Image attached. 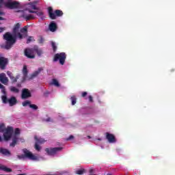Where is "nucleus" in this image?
Returning a JSON list of instances; mask_svg holds the SVG:
<instances>
[{"instance_id":"nucleus-31","label":"nucleus","mask_w":175,"mask_h":175,"mask_svg":"<svg viewBox=\"0 0 175 175\" xmlns=\"http://www.w3.org/2000/svg\"><path fill=\"white\" fill-rule=\"evenodd\" d=\"M21 33H27L28 32V27L27 26H25L23 28L21 29Z\"/></svg>"},{"instance_id":"nucleus-51","label":"nucleus","mask_w":175,"mask_h":175,"mask_svg":"<svg viewBox=\"0 0 175 175\" xmlns=\"http://www.w3.org/2000/svg\"><path fill=\"white\" fill-rule=\"evenodd\" d=\"M88 139H91V136L88 135Z\"/></svg>"},{"instance_id":"nucleus-12","label":"nucleus","mask_w":175,"mask_h":175,"mask_svg":"<svg viewBox=\"0 0 175 175\" xmlns=\"http://www.w3.org/2000/svg\"><path fill=\"white\" fill-rule=\"evenodd\" d=\"M42 70H43V68H39L38 69V70L34 71L31 75L30 77H29V78L27 79V80H33V79H35V77H37L39 75V73H40V72H42Z\"/></svg>"},{"instance_id":"nucleus-50","label":"nucleus","mask_w":175,"mask_h":175,"mask_svg":"<svg viewBox=\"0 0 175 175\" xmlns=\"http://www.w3.org/2000/svg\"><path fill=\"white\" fill-rule=\"evenodd\" d=\"M17 175H27L25 174H17Z\"/></svg>"},{"instance_id":"nucleus-2","label":"nucleus","mask_w":175,"mask_h":175,"mask_svg":"<svg viewBox=\"0 0 175 175\" xmlns=\"http://www.w3.org/2000/svg\"><path fill=\"white\" fill-rule=\"evenodd\" d=\"M40 57L43 54V51L39 48L37 45H35L33 48H27L24 51V54L27 58L30 59H33L35 58V53Z\"/></svg>"},{"instance_id":"nucleus-44","label":"nucleus","mask_w":175,"mask_h":175,"mask_svg":"<svg viewBox=\"0 0 175 175\" xmlns=\"http://www.w3.org/2000/svg\"><path fill=\"white\" fill-rule=\"evenodd\" d=\"M50 121H51V118H48L46 120V122H50Z\"/></svg>"},{"instance_id":"nucleus-37","label":"nucleus","mask_w":175,"mask_h":175,"mask_svg":"<svg viewBox=\"0 0 175 175\" xmlns=\"http://www.w3.org/2000/svg\"><path fill=\"white\" fill-rule=\"evenodd\" d=\"M87 95H88V93L87 92H83L81 94L82 98H85Z\"/></svg>"},{"instance_id":"nucleus-17","label":"nucleus","mask_w":175,"mask_h":175,"mask_svg":"<svg viewBox=\"0 0 175 175\" xmlns=\"http://www.w3.org/2000/svg\"><path fill=\"white\" fill-rule=\"evenodd\" d=\"M0 170H3V172H6V173H12L13 170L12 168H9L5 165H2L0 164Z\"/></svg>"},{"instance_id":"nucleus-24","label":"nucleus","mask_w":175,"mask_h":175,"mask_svg":"<svg viewBox=\"0 0 175 175\" xmlns=\"http://www.w3.org/2000/svg\"><path fill=\"white\" fill-rule=\"evenodd\" d=\"M0 152H1V154H3V155H10V151H9V150H8V149L1 148Z\"/></svg>"},{"instance_id":"nucleus-34","label":"nucleus","mask_w":175,"mask_h":175,"mask_svg":"<svg viewBox=\"0 0 175 175\" xmlns=\"http://www.w3.org/2000/svg\"><path fill=\"white\" fill-rule=\"evenodd\" d=\"M51 46L53 47V50L54 52L57 51V46L55 45V42H51Z\"/></svg>"},{"instance_id":"nucleus-9","label":"nucleus","mask_w":175,"mask_h":175,"mask_svg":"<svg viewBox=\"0 0 175 175\" xmlns=\"http://www.w3.org/2000/svg\"><path fill=\"white\" fill-rule=\"evenodd\" d=\"M14 135H15L12 138V142L10 144V147H16V144H17V142H18V137H17V135H20V129H15Z\"/></svg>"},{"instance_id":"nucleus-36","label":"nucleus","mask_w":175,"mask_h":175,"mask_svg":"<svg viewBox=\"0 0 175 175\" xmlns=\"http://www.w3.org/2000/svg\"><path fill=\"white\" fill-rule=\"evenodd\" d=\"M6 3L3 0H0V9L5 5Z\"/></svg>"},{"instance_id":"nucleus-7","label":"nucleus","mask_w":175,"mask_h":175,"mask_svg":"<svg viewBox=\"0 0 175 175\" xmlns=\"http://www.w3.org/2000/svg\"><path fill=\"white\" fill-rule=\"evenodd\" d=\"M13 132H14L13 127H8L5 129V132L3 133V137L5 142H8V140H10V139H12Z\"/></svg>"},{"instance_id":"nucleus-6","label":"nucleus","mask_w":175,"mask_h":175,"mask_svg":"<svg viewBox=\"0 0 175 175\" xmlns=\"http://www.w3.org/2000/svg\"><path fill=\"white\" fill-rule=\"evenodd\" d=\"M59 151H62V147L45 148V152L48 155H50L51 157H54V155H55L57 152H59Z\"/></svg>"},{"instance_id":"nucleus-21","label":"nucleus","mask_w":175,"mask_h":175,"mask_svg":"<svg viewBox=\"0 0 175 175\" xmlns=\"http://www.w3.org/2000/svg\"><path fill=\"white\" fill-rule=\"evenodd\" d=\"M34 139L37 144H43V143H46V140H44L43 138H38L37 136H35Z\"/></svg>"},{"instance_id":"nucleus-4","label":"nucleus","mask_w":175,"mask_h":175,"mask_svg":"<svg viewBox=\"0 0 175 175\" xmlns=\"http://www.w3.org/2000/svg\"><path fill=\"white\" fill-rule=\"evenodd\" d=\"M23 152L24 154L17 155V158L19 159H25V158H27L28 159H31V161H36L38 159V157L33 155V154L27 148L23 149Z\"/></svg>"},{"instance_id":"nucleus-18","label":"nucleus","mask_w":175,"mask_h":175,"mask_svg":"<svg viewBox=\"0 0 175 175\" xmlns=\"http://www.w3.org/2000/svg\"><path fill=\"white\" fill-rule=\"evenodd\" d=\"M29 9L28 10V12H29V10H31V9L32 10H38L39 8H36V2H33V3H29Z\"/></svg>"},{"instance_id":"nucleus-16","label":"nucleus","mask_w":175,"mask_h":175,"mask_svg":"<svg viewBox=\"0 0 175 175\" xmlns=\"http://www.w3.org/2000/svg\"><path fill=\"white\" fill-rule=\"evenodd\" d=\"M7 75L9 76L10 79L12 81V83H17L18 77L16 78L13 77V74L10 71H7Z\"/></svg>"},{"instance_id":"nucleus-45","label":"nucleus","mask_w":175,"mask_h":175,"mask_svg":"<svg viewBox=\"0 0 175 175\" xmlns=\"http://www.w3.org/2000/svg\"><path fill=\"white\" fill-rule=\"evenodd\" d=\"M5 15V12L0 11V16H3Z\"/></svg>"},{"instance_id":"nucleus-5","label":"nucleus","mask_w":175,"mask_h":175,"mask_svg":"<svg viewBox=\"0 0 175 175\" xmlns=\"http://www.w3.org/2000/svg\"><path fill=\"white\" fill-rule=\"evenodd\" d=\"M66 59V53L62 52L59 53H56L53 57V62H57L59 61L60 65H64L65 64V60Z\"/></svg>"},{"instance_id":"nucleus-41","label":"nucleus","mask_w":175,"mask_h":175,"mask_svg":"<svg viewBox=\"0 0 175 175\" xmlns=\"http://www.w3.org/2000/svg\"><path fill=\"white\" fill-rule=\"evenodd\" d=\"M89 101L90 102H91V103H92V102H94V98H92V96H89Z\"/></svg>"},{"instance_id":"nucleus-20","label":"nucleus","mask_w":175,"mask_h":175,"mask_svg":"<svg viewBox=\"0 0 175 175\" xmlns=\"http://www.w3.org/2000/svg\"><path fill=\"white\" fill-rule=\"evenodd\" d=\"M8 103L11 106H14V105L17 103V99L16 98V97L12 96L10 99H8Z\"/></svg>"},{"instance_id":"nucleus-28","label":"nucleus","mask_w":175,"mask_h":175,"mask_svg":"<svg viewBox=\"0 0 175 175\" xmlns=\"http://www.w3.org/2000/svg\"><path fill=\"white\" fill-rule=\"evenodd\" d=\"M70 99H71L72 106H75V105H76L77 98H76V97L75 96H71Z\"/></svg>"},{"instance_id":"nucleus-48","label":"nucleus","mask_w":175,"mask_h":175,"mask_svg":"<svg viewBox=\"0 0 175 175\" xmlns=\"http://www.w3.org/2000/svg\"><path fill=\"white\" fill-rule=\"evenodd\" d=\"M16 85L18 88H21V83H18Z\"/></svg>"},{"instance_id":"nucleus-43","label":"nucleus","mask_w":175,"mask_h":175,"mask_svg":"<svg viewBox=\"0 0 175 175\" xmlns=\"http://www.w3.org/2000/svg\"><path fill=\"white\" fill-rule=\"evenodd\" d=\"M18 140H21V142H22V143H24L25 142L23 138H18Z\"/></svg>"},{"instance_id":"nucleus-40","label":"nucleus","mask_w":175,"mask_h":175,"mask_svg":"<svg viewBox=\"0 0 175 175\" xmlns=\"http://www.w3.org/2000/svg\"><path fill=\"white\" fill-rule=\"evenodd\" d=\"M1 92L3 94V95L6 96V89H5V88L1 89Z\"/></svg>"},{"instance_id":"nucleus-22","label":"nucleus","mask_w":175,"mask_h":175,"mask_svg":"<svg viewBox=\"0 0 175 175\" xmlns=\"http://www.w3.org/2000/svg\"><path fill=\"white\" fill-rule=\"evenodd\" d=\"M29 13H34L35 14H37L38 17H43V12L42 11H34L32 10H29Z\"/></svg>"},{"instance_id":"nucleus-38","label":"nucleus","mask_w":175,"mask_h":175,"mask_svg":"<svg viewBox=\"0 0 175 175\" xmlns=\"http://www.w3.org/2000/svg\"><path fill=\"white\" fill-rule=\"evenodd\" d=\"M72 139H75V136L70 135L68 138H66L67 142L69 140H72Z\"/></svg>"},{"instance_id":"nucleus-32","label":"nucleus","mask_w":175,"mask_h":175,"mask_svg":"<svg viewBox=\"0 0 175 175\" xmlns=\"http://www.w3.org/2000/svg\"><path fill=\"white\" fill-rule=\"evenodd\" d=\"M35 42V39H33V38L32 36L28 37V38L27 40V44H29V42Z\"/></svg>"},{"instance_id":"nucleus-33","label":"nucleus","mask_w":175,"mask_h":175,"mask_svg":"<svg viewBox=\"0 0 175 175\" xmlns=\"http://www.w3.org/2000/svg\"><path fill=\"white\" fill-rule=\"evenodd\" d=\"M30 109H33V110H38V105H35V104H31L29 105Z\"/></svg>"},{"instance_id":"nucleus-25","label":"nucleus","mask_w":175,"mask_h":175,"mask_svg":"<svg viewBox=\"0 0 175 175\" xmlns=\"http://www.w3.org/2000/svg\"><path fill=\"white\" fill-rule=\"evenodd\" d=\"M10 90L11 92H14V94H18V92H20V90L14 86H11Z\"/></svg>"},{"instance_id":"nucleus-1","label":"nucleus","mask_w":175,"mask_h":175,"mask_svg":"<svg viewBox=\"0 0 175 175\" xmlns=\"http://www.w3.org/2000/svg\"><path fill=\"white\" fill-rule=\"evenodd\" d=\"M20 27V23H16L13 29V34L10 32H6L3 35V39L5 40V43L0 45L1 49H3L4 50H10V49L16 44L17 38H18V39H23V38H24V36L18 32Z\"/></svg>"},{"instance_id":"nucleus-3","label":"nucleus","mask_w":175,"mask_h":175,"mask_svg":"<svg viewBox=\"0 0 175 175\" xmlns=\"http://www.w3.org/2000/svg\"><path fill=\"white\" fill-rule=\"evenodd\" d=\"M48 14L51 20H56L57 17H62V16H64V12L61 10H56L54 11L53 7H49Z\"/></svg>"},{"instance_id":"nucleus-39","label":"nucleus","mask_w":175,"mask_h":175,"mask_svg":"<svg viewBox=\"0 0 175 175\" xmlns=\"http://www.w3.org/2000/svg\"><path fill=\"white\" fill-rule=\"evenodd\" d=\"M38 42H39V43H40V44L44 43V38H40L38 40Z\"/></svg>"},{"instance_id":"nucleus-27","label":"nucleus","mask_w":175,"mask_h":175,"mask_svg":"<svg viewBox=\"0 0 175 175\" xmlns=\"http://www.w3.org/2000/svg\"><path fill=\"white\" fill-rule=\"evenodd\" d=\"M85 173V169H81L76 171V174L79 175L84 174Z\"/></svg>"},{"instance_id":"nucleus-23","label":"nucleus","mask_w":175,"mask_h":175,"mask_svg":"<svg viewBox=\"0 0 175 175\" xmlns=\"http://www.w3.org/2000/svg\"><path fill=\"white\" fill-rule=\"evenodd\" d=\"M5 124L1 123L0 124V132H5ZM3 142V138L0 135V142Z\"/></svg>"},{"instance_id":"nucleus-42","label":"nucleus","mask_w":175,"mask_h":175,"mask_svg":"<svg viewBox=\"0 0 175 175\" xmlns=\"http://www.w3.org/2000/svg\"><path fill=\"white\" fill-rule=\"evenodd\" d=\"M5 27H0V32H3V31H5Z\"/></svg>"},{"instance_id":"nucleus-47","label":"nucleus","mask_w":175,"mask_h":175,"mask_svg":"<svg viewBox=\"0 0 175 175\" xmlns=\"http://www.w3.org/2000/svg\"><path fill=\"white\" fill-rule=\"evenodd\" d=\"M90 174H92V173H94V170L90 169Z\"/></svg>"},{"instance_id":"nucleus-13","label":"nucleus","mask_w":175,"mask_h":175,"mask_svg":"<svg viewBox=\"0 0 175 175\" xmlns=\"http://www.w3.org/2000/svg\"><path fill=\"white\" fill-rule=\"evenodd\" d=\"M106 139L108 140L109 143H116V137L114 135L110 133H106Z\"/></svg>"},{"instance_id":"nucleus-15","label":"nucleus","mask_w":175,"mask_h":175,"mask_svg":"<svg viewBox=\"0 0 175 175\" xmlns=\"http://www.w3.org/2000/svg\"><path fill=\"white\" fill-rule=\"evenodd\" d=\"M57 23L54 21L51 22L49 24V31H51V32H55L57 31Z\"/></svg>"},{"instance_id":"nucleus-35","label":"nucleus","mask_w":175,"mask_h":175,"mask_svg":"<svg viewBox=\"0 0 175 175\" xmlns=\"http://www.w3.org/2000/svg\"><path fill=\"white\" fill-rule=\"evenodd\" d=\"M35 148H36V150H37V151H40V146H39V144H37L36 142V144H35Z\"/></svg>"},{"instance_id":"nucleus-14","label":"nucleus","mask_w":175,"mask_h":175,"mask_svg":"<svg viewBox=\"0 0 175 175\" xmlns=\"http://www.w3.org/2000/svg\"><path fill=\"white\" fill-rule=\"evenodd\" d=\"M23 81H25V80H28V79L29 78L28 77V68H27V66L25 65L23 66Z\"/></svg>"},{"instance_id":"nucleus-11","label":"nucleus","mask_w":175,"mask_h":175,"mask_svg":"<svg viewBox=\"0 0 175 175\" xmlns=\"http://www.w3.org/2000/svg\"><path fill=\"white\" fill-rule=\"evenodd\" d=\"M0 81L2 83V84H4V85H8L9 79H8V77H6V74L0 73Z\"/></svg>"},{"instance_id":"nucleus-10","label":"nucleus","mask_w":175,"mask_h":175,"mask_svg":"<svg viewBox=\"0 0 175 175\" xmlns=\"http://www.w3.org/2000/svg\"><path fill=\"white\" fill-rule=\"evenodd\" d=\"M32 96V94L29 90L24 88L22 90L21 99H28Z\"/></svg>"},{"instance_id":"nucleus-8","label":"nucleus","mask_w":175,"mask_h":175,"mask_svg":"<svg viewBox=\"0 0 175 175\" xmlns=\"http://www.w3.org/2000/svg\"><path fill=\"white\" fill-rule=\"evenodd\" d=\"M5 8L8 9H18L20 8V3L18 1H8L5 3Z\"/></svg>"},{"instance_id":"nucleus-46","label":"nucleus","mask_w":175,"mask_h":175,"mask_svg":"<svg viewBox=\"0 0 175 175\" xmlns=\"http://www.w3.org/2000/svg\"><path fill=\"white\" fill-rule=\"evenodd\" d=\"M4 88H5V86H3V85L0 83V89L2 90Z\"/></svg>"},{"instance_id":"nucleus-19","label":"nucleus","mask_w":175,"mask_h":175,"mask_svg":"<svg viewBox=\"0 0 175 175\" xmlns=\"http://www.w3.org/2000/svg\"><path fill=\"white\" fill-rule=\"evenodd\" d=\"M22 17L25 18L26 21H29L30 20H34L35 18V16L32 14H29V15L23 14L22 15Z\"/></svg>"},{"instance_id":"nucleus-30","label":"nucleus","mask_w":175,"mask_h":175,"mask_svg":"<svg viewBox=\"0 0 175 175\" xmlns=\"http://www.w3.org/2000/svg\"><path fill=\"white\" fill-rule=\"evenodd\" d=\"M1 99L3 100V103H8L9 102V100H8V96H6V95L2 96Z\"/></svg>"},{"instance_id":"nucleus-29","label":"nucleus","mask_w":175,"mask_h":175,"mask_svg":"<svg viewBox=\"0 0 175 175\" xmlns=\"http://www.w3.org/2000/svg\"><path fill=\"white\" fill-rule=\"evenodd\" d=\"M52 83L53 84V85H55V87H59V82H58V81L55 79H53L52 80Z\"/></svg>"},{"instance_id":"nucleus-26","label":"nucleus","mask_w":175,"mask_h":175,"mask_svg":"<svg viewBox=\"0 0 175 175\" xmlns=\"http://www.w3.org/2000/svg\"><path fill=\"white\" fill-rule=\"evenodd\" d=\"M22 105L23 106V107H27V106H29L31 105V101L27 100L25 101H24L23 103H22Z\"/></svg>"},{"instance_id":"nucleus-49","label":"nucleus","mask_w":175,"mask_h":175,"mask_svg":"<svg viewBox=\"0 0 175 175\" xmlns=\"http://www.w3.org/2000/svg\"><path fill=\"white\" fill-rule=\"evenodd\" d=\"M0 20H5V18H3V17L0 16Z\"/></svg>"}]
</instances>
